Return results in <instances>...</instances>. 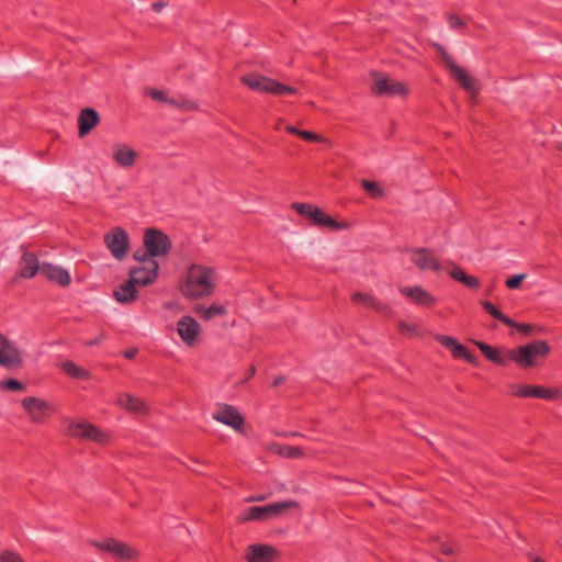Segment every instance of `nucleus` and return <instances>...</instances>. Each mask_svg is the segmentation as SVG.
Instances as JSON below:
<instances>
[{
	"label": "nucleus",
	"mask_w": 562,
	"mask_h": 562,
	"mask_svg": "<svg viewBox=\"0 0 562 562\" xmlns=\"http://www.w3.org/2000/svg\"><path fill=\"white\" fill-rule=\"evenodd\" d=\"M440 552L446 555H451L453 553V549L447 543H441Z\"/></svg>",
	"instance_id": "obj_52"
},
{
	"label": "nucleus",
	"mask_w": 562,
	"mask_h": 562,
	"mask_svg": "<svg viewBox=\"0 0 562 562\" xmlns=\"http://www.w3.org/2000/svg\"><path fill=\"white\" fill-rule=\"evenodd\" d=\"M22 352L15 345L0 335V366L8 370H15L22 366Z\"/></svg>",
	"instance_id": "obj_11"
},
{
	"label": "nucleus",
	"mask_w": 562,
	"mask_h": 562,
	"mask_svg": "<svg viewBox=\"0 0 562 562\" xmlns=\"http://www.w3.org/2000/svg\"><path fill=\"white\" fill-rule=\"evenodd\" d=\"M177 330L186 344L192 345L200 331V325L193 317L183 316L177 323Z\"/></svg>",
	"instance_id": "obj_19"
},
{
	"label": "nucleus",
	"mask_w": 562,
	"mask_h": 562,
	"mask_svg": "<svg viewBox=\"0 0 562 562\" xmlns=\"http://www.w3.org/2000/svg\"><path fill=\"white\" fill-rule=\"evenodd\" d=\"M55 411H56V407L53 404L37 398V423L52 416V414Z\"/></svg>",
	"instance_id": "obj_31"
},
{
	"label": "nucleus",
	"mask_w": 562,
	"mask_h": 562,
	"mask_svg": "<svg viewBox=\"0 0 562 562\" xmlns=\"http://www.w3.org/2000/svg\"><path fill=\"white\" fill-rule=\"evenodd\" d=\"M21 250L23 251L22 261L24 263L20 269V276L24 279H30L35 277V255L25 250L22 246Z\"/></svg>",
	"instance_id": "obj_28"
},
{
	"label": "nucleus",
	"mask_w": 562,
	"mask_h": 562,
	"mask_svg": "<svg viewBox=\"0 0 562 562\" xmlns=\"http://www.w3.org/2000/svg\"><path fill=\"white\" fill-rule=\"evenodd\" d=\"M100 122L99 113L92 108H85L78 116V133L80 137L88 135Z\"/></svg>",
	"instance_id": "obj_20"
},
{
	"label": "nucleus",
	"mask_w": 562,
	"mask_h": 562,
	"mask_svg": "<svg viewBox=\"0 0 562 562\" xmlns=\"http://www.w3.org/2000/svg\"><path fill=\"white\" fill-rule=\"evenodd\" d=\"M65 435L75 439L91 440L97 443H105L109 436L99 430L94 425L85 419L65 418Z\"/></svg>",
	"instance_id": "obj_5"
},
{
	"label": "nucleus",
	"mask_w": 562,
	"mask_h": 562,
	"mask_svg": "<svg viewBox=\"0 0 562 562\" xmlns=\"http://www.w3.org/2000/svg\"><path fill=\"white\" fill-rule=\"evenodd\" d=\"M212 277L213 270L211 268L192 265L187 272L186 281L181 284L182 294L190 299H199L211 294L214 288Z\"/></svg>",
	"instance_id": "obj_1"
},
{
	"label": "nucleus",
	"mask_w": 562,
	"mask_h": 562,
	"mask_svg": "<svg viewBox=\"0 0 562 562\" xmlns=\"http://www.w3.org/2000/svg\"><path fill=\"white\" fill-rule=\"evenodd\" d=\"M374 297L375 296H373L371 294H368V293L356 292V293L352 294L351 300L355 303H361V304H364L367 306H370L371 305V300H374Z\"/></svg>",
	"instance_id": "obj_39"
},
{
	"label": "nucleus",
	"mask_w": 562,
	"mask_h": 562,
	"mask_svg": "<svg viewBox=\"0 0 562 562\" xmlns=\"http://www.w3.org/2000/svg\"><path fill=\"white\" fill-rule=\"evenodd\" d=\"M63 370L71 378H76V379H81V380H85V379H88L89 376V373L87 370L78 367L75 362L72 361H66L63 363Z\"/></svg>",
	"instance_id": "obj_30"
},
{
	"label": "nucleus",
	"mask_w": 562,
	"mask_h": 562,
	"mask_svg": "<svg viewBox=\"0 0 562 562\" xmlns=\"http://www.w3.org/2000/svg\"><path fill=\"white\" fill-rule=\"evenodd\" d=\"M400 292L412 303L422 307H431L437 303V299L420 285L401 286Z\"/></svg>",
	"instance_id": "obj_13"
},
{
	"label": "nucleus",
	"mask_w": 562,
	"mask_h": 562,
	"mask_svg": "<svg viewBox=\"0 0 562 562\" xmlns=\"http://www.w3.org/2000/svg\"><path fill=\"white\" fill-rule=\"evenodd\" d=\"M370 307L373 308L375 312H378L382 315H385V316L391 315L393 312L392 308L387 304L381 302L376 297H374V300H371Z\"/></svg>",
	"instance_id": "obj_36"
},
{
	"label": "nucleus",
	"mask_w": 562,
	"mask_h": 562,
	"mask_svg": "<svg viewBox=\"0 0 562 562\" xmlns=\"http://www.w3.org/2000/svg\"><path fill=\"white\" fill-rule=\"evenodd\" d=\"M474 345L480 349V351L484 355V357L490 360L491 362L497 364V366H506L507 361L509 360L506 353H502L498 349L492 347L491 345L474 340Z\"/></svg>",
	"instance_id": "obj_23"
},
{
	"label": "nucleus",
	"mask_w": 562,
	"mask_h": 562,
	"mask_svg": "<svg viewBox=\"0 0 562 562\" xmlns=\"http://www.w3.org/2000/svg\"><path fill=\"white\" fill-rule=\"evenodd\" d=\"M449 71L454 76V78L458 80V82L464 90L473 94H476L479 92V85L476 79L470 77L463 68L456 65L452 66V68Z\"/></svg>",
	"instance_id": "obj_25"
},
{
	"label": "nucleus",
	"mask_w": 562,
	"mask_h": 562,
	"mask_svg": "<svg viewBox=\"0 0 562 562\" xmlns=\"http://www.w3.org/2000/svg\"><path fill=\"white\" fill-rule=\"evenodd\" d=\"M284 378L283 376H277L274 380H273V383L272 385L273 386H278L279 384H281L283 382Z\"/></svg>",
	"instance_id": "obj_57"
},
{
	"label": "nucleus",
	"mask_w": 562,
	"mask_h": 562,
	"mask_svg": "<svg viewBox=\"0 0 562 562\" xmlns=\"http://www.w3.org/2000/svg\"><path fill=\"white\" fill-rule=\"evenodd\" d=\"M213 418L235 430H240L244 425V417L234 406L228 404H220L216 412L213 413Z\"/></svg>",
	"instance_id": "obj_15"
},
{
	"label": "nucleus",
	"mask_w": 562,
	"mask_h": 562,
	"mask_svg": "<svg viewBox=\"0 0 562 562\" xmlns=\"http://www.w3.org/2000/svg\"><path fill=\"white\" fill-rule=\"evenodd\" d=\"M277 557L278 550L269 544H250L245 555L248 562H273Z\"/></svg>",
	"instance_id": "obj_17"
},
{
	"label": "nucleus",
	"mask_w": 562,
	"mask_h": 562,
	"mask_svg": "<svg viewBox=\"0 0 562 562\" xmlns=\"http://www.w3.org/2000/svg\"><path fill=\"white\" fill-rule=\"evenodd\" d=\"M117 404L121 407L137 414L145 413L147 409L145 403L142 400L134 397L130 394H122L117 398Z\"/></svg>",
	"instance_id": "obj_27"
},
{
	"label": "nucleus",
	"mask_w": 562,
	"mask_h": 562,
	"mask_svg": "<svg viewBox=\"0 0 562 562\" xmlns=\"http://www.w3.org/2000/svg\"><path fill=\"white\" fill-rule=\"evenodd\" d=\"M136 283L130 278L127 281L119 285L114 292L113 296L119 303L130 304L137 299L138 291L136 289Z\"/></svg>",
	"instance_id": "obj_21"
},
{
	"label": "nucleus",
	"mask_w": 562,
	"mask_h": 562,
	"mask_svg": "<svg viewBox=\"0 0 562 562\" xmlns=\"http://www.w3.org/2000/svg\"><path fill=\"white\" fill-rule=\"evenodd\" d=\"M137 154L127 145H117L113 153L115 162L124 168L132 167L136 161Z\"/></svg>",
	"instance_id": "obj_24"
},
{
	"label": "nucleus",
	"mask_w": 562,
	"mask_h": 562,
	"mask_svg": "<svg viewBox=\"0 0 562 562\" xmlns=\"http://www.w3.org/2000/svg\"><path fill=\"white\" fill-rule=\"evenodd\" d=\"M290 458H299L303 456V451L299 447H288Z\"/></svg>",
	"instance_id": "obj_48"
},
{
	"label": "nucleus",
	"mask_w": 562,
	"mask_h": 562,
	"mask_svg": "<svg viewBox=\"0 0 562 562\" xmlns=\"http://www.w3.org/2000/svg\"><path fill=\"white\" fill-rule=\"evenodd\" d=\"M104 338H105V334H104V331H102L98 337H95V338H93L91 340H88L86 342V345H88V346L99 345Z\"/></svg>",
	"instance_id": "obj_50"
},
{
	"label": "nucleus",
	"mask_w": 562,
	"mask_h": 562,
	"mask_svg": "<svg viewBox=\"0 0 562 562\" xmlns=\"http://www.w3.org/2000/svg\"><path fill=\"white\" fill-rule=\"evenodd\" d=\"M148 249L145 247L138 248L134 251L133 258L139 262V266H147L149 262H157L151 255L147 254Z\"/></svg>",
	"instance_id": "obj_34"
},
{
	"label": "nucleus",
	"mask_w": 562,
	"mask_h": 562,
	"mask_svg": "<svg viewBox=\"0 0 562 562\" xmlns=\"http://www.w3.org/2000/svg\"><path fill=\"white\" fill-rule=\"evenodd\" d=\"M249 373L254 374L255 373V368L252 367L251 370H249Z\"/></svg>",
	"instance_id": "obj_59"
},
{
	"label": "nucleus",
	"mask_w": 562,
	"mask_h": 562,
	"mask_svg": "<svg viewBox=\"0 0 562 562\" xmlns=\"http://www.w3.org/2000/svg\"><path fill=\"white\" fill-rule=\"evenodd\" d=\"M1 562H23L19 555L13 552L4 551L0 554Z\"/></svg>",
	"instance_id": "obj_46"
},
{
	"label": "nucleus",
	"mask_w": 562,
	"mask_h": 562,
	"mask_svg": "<svg viewBox=\"0 0 562 562\" xmlns=\"http://www.w3.org/2000/svg\"><path fill=\"white\" fill-rule=\"evenodd\" d=\"M179 102H180V97L179 98H168L167 100V103L175 106V108H178L179 109Z\"/></svg>",
	"instance_id": "obj_55"
},
{
	"label": "nucleus",
	"mask_w": 562,
	"mask_h": 562,
	"mask_svg": "<svg viewBox=\"0 0 562 562\" xmlns=\"http://www.w3.org/2000/svg\"><path fill=\"white\" fill-rule=\"evenodd\" d=\"M407 251L411 254V261L419 270H431L434 272H439L442 269V266L432 249L426 247H413Z\"/></svg>",
	"instance_id": "obj_10"
},
{
	"label": "nucleus",
	"mask_w": 562,
	"mask_h": 562,
	"mask_svg": "<svg viewBox=\"0 0 562 562\" xmlns=\"http://www.w3.org/2000/svg\"><path fill=\"white\" fill-rule=\"evenodd\" d=\"M145 93H146V95L150 97L155 101L167 103L168 97L166 95V93L162 90L147 87L145 89Z\"/></svg>",
	"instance_id": "obj_38"
},
{
	"label": "nucleus",
	"mask_w": 562,
	"mask_h": 562,
	"mask_svg": "<svg viewBox=\"0 0 562 562\" xmlns=\"http://www.w3.org/2000/svg\"><path fill=\"white\" fill-rule=\"evenodd\" d=\"M435 339L443 347L449 349L456 359H462L465 356L467 347L457 339L446 335H436Z\"/></svg>",
	"instance_id": "obj_26"
},
{
	"label": "nucleus",
	"mask_w": 562,
	"mask_h": 562,
	"mask_svg": "<svg viewBox=\"0 0 562 562\" xmlns=\"http://www.w3.org/2000/svg\"><path fill=\"white\" fill-rule=\"evenodd\" d=\"M225 313H226V310L224 306L213 304V305L209 306L207 308H204V311L202 313V317L206 321H210V319L214 318L215 316L224 315Z\"/></svg>",
	"instance_id": "obj_35"
},
{
	"label": "nucleus",
	"mask_w": 562,
	"mask_h": 562,
	"mask_svg": "<svg viewBox=\"0 0 562 562\" xmlns=\"http://www.w3.org/2000/svg\"><path fill=\"white\" fill-rule=\"evenodd\" d=\"M292 209L295 210L301 216L310 220L312 225L318 227H327L331 231H341L348 227L346 222H338L327 215L322 209L308 203L294 202Z\"/></svg>",
	"instance_id": "obj_4"
},
{
	"label": "nucleus",
	"mask_w": 562,
	"mask_h": 562,
	"mask_svg": "<svg viewBox=\"0 0 562 562\" xmlns=\"http://www.w3.org/2000/svg\"><path fill=\"white\" fill-rule=\"evenodd\" d=\"M435 47L437 48L440 59L445 63L446 67L450 70L452 66H456L457 64L452 59V57L447 53L445 47L440 44H435Z\"/></svg>",
	"instance_id": "obj_37"
},
{
	"label": "nucleus",
	"mask_w": 562,
	"mask_h": 562,
	"mask_svg": "<svg viewBox=\"0 0 562 562\" xmlns=\"http://www.w3.org/2000/svg\"><path fill=\"white\" fill-rule=\"evenodd\" d=\"M104 244L117 260H123L130 248V237L125 229L114 227L104 235Z\"/></svg>",
	"instance_id": "obj_9"
},
{
	"label": "nucleus",
	"mask_w": 562,
	"mask_h": 562,
	"mask_svg": "<svg viewBox=\"0 0 562 562\" xmlns=\"http://www.w3.org/2000/svg\"><path fill=\"white\" fill-rule=\"evenodd\" d=\"M167 5L166 2L164 1H157V2H154L151 4V9L155 11V12H160Z\"/></svg>",
	"instance_id": "obj_54"
},
{
	"label": "nucleus",
	"mask_w": 562,
	"mask_h": 562,
	"mask_svg": "<svg viewBox=\"0 0 562 562\" xmlns=\"http://www.w3.org/2000/svg\"><path fill=\"white\" fill-rule=\"evenodd\" d=\"M144 246L153 257L166 256L172 246L171 239L167 234L158 228H147L144 233Z\"/></svg>",
	"instance_id": "obj_8"
},
{
	"label": "nucleus",
	"mask_w": 562,
	"mask_h": 562,
	"mask_svg": "<svg viewBox=\"0 0 562 562\" xmlns=\"http://www.w3.org/2000/svg\"><path fill=\"white\" fill-rule=\"evenodd\" d=\"M265 498H266L265 496L250 497V498L248 499V502H255V501H258V502H259V501H263Z\"/></svg>",
	"instance_id": "obj_58"
},
{
	"label": "nucleus",
	"mask_w": 562,
	"mask_h": 562,
	"mask_svg": "<svg viewBox=\"0 0 562 562\" xmlns=\"http://www.w3.org/2000/svg\"><path fill=\"white\" fill-rule=\"evenodd\" d=\"M1 391L23 392L25 385L16 379H5L0 381Z\"/></svg>",
	"instance_id": "obj_33"
},
{
	"label": "nucleus",
	"mask_w": 562,
	"mask_h": 562,
	"mask_svg": "<svg viewBox=\"0 0 562 562\" xmlns=\"http://www.w3.org/2000/svg\"><path fill=\"white\" fill-rule=\"evenodd\" d=\"M249 373L254 374L255 373V368L252 367L251 370H249Z\"/></svg>",
	"instance_id": "obj_60"
},
{
	"label": "nucleus",
	"mask_w": 562,
	"mask_h": 562,
	"mask_svg": "<svg viewBox=\"0 0 562 562\" xmlns=\"http://www.w3.org/2000/svg\"><path fill=\"white\" fill-rule=\"evenodd\" d=\"M361 186L367 191V193L373 199L382 198L384 194L383 190L374 181L363 179L361 180Z\"/></svg>",
	"instance_id": "obj_32"
},
{
	"label": "nucleus",
	"mask_w": 562,
	"mask_h": 562,
	"mask_svg": "<svg viewBox=\"0 0 562 562\" xmlns=\"http://www.w3.org/2000/svg\"><path fill=\"white\" fill-rule=\"evenodd\" d=\"M448 23L451 29H462L467 26L465 22L456 14L448 15Z\"/></svg>",
	"instance_id": "obj_44"
},
{
	"label": "nucleus",
	"mask_w": 562,
	"mask_h": 562,
	"mask_svg": "<svg viewBox=\"0 0 562 562\" xmlns=\"http://www.w3.org/2000/svg\"><path fill=\"white\" fill-rule=\"evenodd\" d=\"M159 263L149 262L147 266H137L131 268L130 278L139 286L153 284L158 278Z\"/></svg>",
	"instance_id": "obj_12"
},
{
	"label": "nucleus",
	"mask_w": 562,
	"mask_h": 562,
	"mask_svg": "<svg viewBox=\"0 0 562 562\" xmlns=\"http://www.w3.org/2000/svg\"><path fill=\"white\" fill-rule=\"evenodd\" d=\"M37 272L44 276L48 281L63 288L68 286L71 282L70 274L66 269L48 262L40 263L37 261Z\"/></svg>",
	"instance_id": "obj_14"
},
{
	"label": "nucleus",
	"mask_w": 562,
	"mask_h": 562,
	"mask_svg": "<svg viewBox=\"0 0 562 562\" xmlns=\"http://www.w3.org/2000/svg\"><path fill=\"white\" fill-rule=\"evenodd\" d=\"M507 326L517 329L519 333H521L524 335H530L535 328V326L531 324H521V323H517L516 321H514L513 325H507Z\"/></svg>",
	"instance_id": "obj_42"
},
{
	"label": "nucleus",
	"mask_w": 562,
	"mask_h": 562,
	"mask_svg": "<svg viewBox=\"0 0 562 562\" xmlns=\"http://www.w3.org/2000/svg\"><path fill=\"white\" fill-rule=\"evenodd\" d=\"M398 329L401 333L403 334H408V333H412L414 331V327H412L411 325H408L407 323L405 322H400L398 323Z\"/></svg>",
	"instance_id": "obj_49"
},
{
	"label": "nucleus",
	"mask_w": 562,
	"mask_h": 562,
	"mask_svg": "<svg viewBox=\"0 0 562 562\" xmlns=\"http://www.w3.org/2000/svg\"><path fill=\"white\" fill-rule=\"evenodd\" d=\"M449 267H451L450 270H448V274L456 281L462 283L467 288L471 290H476L480 288L481 282L476 277L467 274L465 271L457 266L452 261H448Z\"/></svg>",
	"instance_id": "obj_22"
},
{
	"label": "nucleus",
	"mask_w": 562,
	"mask_h": 562,
	"mask_svg": "<svg viewBox=\"0 0 562 562\" xmlns=\"http://www.w3.org/2000/svg\"><path fill=\"white\" fill-rule=\"evenodd\" d=\"M299 507L297 502L295 501H283L278 503H271L263 506H252L249 507L245 515L239 518V521L246 522V521H263L270 518L279 517L284 513L285 510L290 508H296Z\"/></svg>",
	"instance_id": "obj_6"
},
{
	"label": "nucleus",
	"mask_w": 562,
	"mask_h": 562,
	"mask_svg": "<svg viewBox=\"0 0 562 562\" xmlns=\"http://www.w3.org/2000/svg\"><path fill=\"white\" fill-rule=\"evenodd\" d=\"M462 359H464L467 362L471 364H477V358L471 352H469V350L465 351V356H463Z\"/></svg>",
	"instance_id": "obj_51"
},
{
	"label": "nucleus",
	"mask_w": 562,
	"mask_h": 562,
	"mask_svg": "<svg viewBox=\"0 0 562 562\" xmlns=\"http://www.w3.org/2000/svg\"><path fill=\"white\" fill-rule=\"evenodd\" d=\"M179 109L184 111H194L198 109V104L186 97H180Z\"/></svg>",
	"instance_id": "obj_43"
},
{
	"label": "nucleus",
	"mask_w": 562,
	"mask_h": 562,
	"mask_svg": "<svg viewBox=\"0 0 562 562\" xmlns=\"http://www.w3.org/2000/svg\"><path fill=\"white\" fill-rule=\"evenodd\" d=\"M88 544L99 551H104L112 555L116 561L136 560L138 552L125 542L114 538H105L104 540H88Z\"/></svg>",
	"instance_id": "obj_7"
},
{
	"label": "nucleus",
	"mask_w": 562,
	"mask_h": 562,
	"mask_svg": "<svg viewBox=\"0 0 562 562\" xmlns=\"http://www.w3.org/2000/svg\"><path fill=\"white\" fill-rule=\"evenodd\" d=\"M137 352H138L137 348H131V349H127L124 351V357L126 359H134L135 356L137 355Z\"/></svg>",
	"instance_id": "obj_53"
},
{
	"label": "nucleus",
	"mask_w": 562,
	"mask_h": 562,
	"mask_svg": "<svg viewBox=\"0 0 562 562\" xmlns=\"http://www.w3.org/2000/svg\"><path fill=\"white\" fill-rule=\"evenodd\" d=\"M22 405L24 409L33 417L35 412V396H29L24 398Z\"/></svg>",
	"instance_id": "obj_45"
},
{
	"label": "nucleus",
	"mask_w": 562,
	"mask_h": 562,
	"mask_svg": "<svg viewBox=\"0 0 562 562\" xmlns=\"http://www.w3.org/2000/svg\"><path fill=\"white\" fill-rule=\"evenodd\" d=\"M204 465L205 463L199 461L198 459H190V463L187 464V467L195 473H202L200 468Z\"/></svg>",
	"instance_id": "obj_47"
},
{
	"label": "nucleus",
	"mask_w": 562,
	"mask_h": 562,
	"mask_svg": "<svg viewBox=\"0 0 562 562\" xmlns=\"http://www.w3.org/2000/svg\"><path fill=\"white\" fill-rule=\"evenodd\" d=\"M286 131H288L290 134H294V135H297V136H299V133H300L302 130H299V128H297V127H295V126L289 125V126H286Z\"/></svg>",
	"instance_id": "obj_56"
},
{
	"label": "nucleus",
	"mask_w": 562,
	"mask_h": 562,
	"mask_svg": "<svg viewBox=\"0 0 562 562\" xmlns=\"http://www.w3.org/2000/svg\"><path fill=\"white\" fill-rule=\"evenodd\" d=\"M372 91L376 95H405L407 88L400 81L391 80L387 77H379L374 81Z\"/></svg>",
	"instance_id": "obj_16"
},
{
	"label": "nucleus",
	"mask_w": 562,
	"mask_h": 562,
	"mask_svg": "<svg viewBox=\"0 0 562 562\" xmlns=\"http://www.w3.org/2000/svg\"><path fill=\"white\" fill-rule=\"evenodd\" d=\"M481 305L483 307V310L490 314L492 317L496 318L497 321H499L501 323H503L504 325H513L514 324V319H512L509 316L505 315L504 313H502L493 303H491L490 301H482L481 302Z\"/></svg>",
	"instance_id": "obj_29"
},
{
	"label": "nucleus",
	"mask_w": 562,
	"mask_h": 562,
	"mask_svg": "<svg viewBox=\"0 0 562 562\" xmlns=\"http://www.w3.org/2000/svg\"><path fill=\"white\" fill-rule=\"evenodd\" d=\"M525 278L526 274L512 276L506 280L505 284L510 290L518 289Z\"/></svg>",
	"instance_id": "obj_40"
},
{
	"label": "nucleus",
	"mask_w": 562,
	"mask_h": 562,
	"mask_svg": "<svg viewBox=\"0 0 562 562\" xmlns=\"http://www.w3.org/2000/svg\"><path fill=\"white\" fill-rule=\"evenodd\" d=\"M299 137H301L302 139L306 140V142H324V138L322 136H319L318 134L310 132V131H304V130H302L299 133Z\"/></svg>",
	"instance_id": "obj_41"
},
{
	"label": "nucleus",
	"mask_w": 562,
	"mask_h": 562,
	"mask_svg": "<svg viewBox=\"0 0 562 562\" xmlns=\"http://www.w3.org/2000/svg\"><path fill=\"white\" fill-rule=\"evenodd\" d=\"M243 85L247 86L249 89L265 92L274 95H284V94H296L297 89L285 86L272 78H268L266 76L259 74H247L240 78Z\"/></svg>",
	"instance_id": "obj_3"
},
{
	"label": "nucleus",
	"mask_w": 562,
	"mask_h": 562,
	"mask_svg": "<svg viewBox=\"0 0 562 562\" xmlns=\"http://www.w3.org/2000/svg\"><path fill=\"white\" fill-rule=\"evenodd\" d=\"M517 391L513 392L518 397H537L542 400H554L558 397V390L547 389L537 385H519Z\"/></svg>",
	"instance_id": "obj_18"
},
{
	"label": "nucleus",
	"mask_w": 562,
	"mask_h": 562,
	"mask_svg": "<svg viewBox=\"0 0 562 562\" xmlns=\"http://www.w3.org/2000/svg\"><path fill=\"white\" fill-rule=\"evenodd\" d=\"M551 347L544 340H535L528 345L507 350V357L515 361L520 368L533 367L537 357H546L550 353Z\"/></svg>",
	"instance_id": "obj_2"
}]
</instances>
